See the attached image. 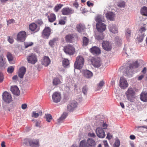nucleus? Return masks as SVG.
Segmentation results:
<instances>
[{
    "label": "nucleus",
    "instance_id": "obj_1",
    "mask_svg": "<svg viewBox=\"0 0 147 147\" xmlns=\"http://www.w3.org/2000/svg\"><path fill=\"white\" fill-rule=\"evenodd\" d=\"M96 143L92 138H88L86 141L85 140H82L80 142L79 147H95Z\"/></svg>",
    "mask_w": 147,
    "mask_h": 147
},
{
    "label": "nucleus",
    "instance_id": "obj_2",
    "mask_svg": "<svg viewBox=\"0 0 147 147\" xmlns=\"http://www.w3.org/2000/svg\"><path fill=\"white\" fill-rule=\"evenodd\" d=\"M84 62L83 57L81 55L78 56L76 57V60L74 63V68L78 69H81L84 65Z\"/></svg>",
    "mask_w": 147,
    "mask_h": 147
},
{
    "label": "nucleus",
    "instance_id": "obj_3",
    "mask_svg": "<svg viewBox=\"0 0 147 147\" xmlns=\"http://www.w3.org/2000/svg\"><path fill=\"white\" fill-rule=\"evenodd\" d=\"M125 94L128 100L131 102H134L135 92L132 88H129L126 91Z\"/></svg>",
    "mask_w": 147,
    "mask_h": 147
},
{
    "label": "nucleus",
    "instance_id": "obj_4",
    "mask_svg": "<svg viewBox=\"0 0 147 147\" xmlns=\"http://www.w3.org/2000/svg\"><path fill=\"white\" fill-rule=\"evenodd\" d=\"M63 50L66 54L70 55H73L75 52V49L73 45L68 44L63 47Z\"/></svg>",
    "mask_w": 147,
    "mask_h": 147
},
{
    "label": "nucleus",
    "instance_id": "obj_5",
    "mask_svg": "<svg viewBox=\"0 0 147 147\" xmlns=\"http://www.w3.org/2000/svg\"><path fill=\"white\" fill-rule=\"evenodd\" d=\"M102 47L104 50L108 51H111L112 48L111 43L110 42L107 41H103Z\"/></svg>",
    "mask_w": 147,
    "mask_h": 147
},
{
    "label": "nucleus",
    "instance_id": "obj_6",
    "mask_svg": "<svg viewBox=\"0 0 147 147\" xmlns=\"http://www.w3.org/2000/svg\"><path fill=\"white\" fill-rule=\"evenodd\" d=\"M26 32L23 31L19 32L17 36V40L20 42H23L26 39Z\"/></svg>",
    "mask_w": 147,
    "mask_h": 147
},
{
    "label": "nucleus",
    "instance_id": "obj_7",
    "mask_svg": "<svg viewBox=\"0 0 147 147\" xmlns=\"http://www.w3.org/2000/svg\"><path fill=\"white\" fill-rule=\"evenodd\" d=\"M61 98V94L59 92H55L52 95V99L54 102L57 103L59 102Z\"/></svg>",
    "mask_w": 147,
    "mask_h": 147
},
{
    "label": "nucleus",
    "instance_id": "obj_8",
    "mask_svg": "<svg viewBox=\"0 0 147 147\" xmlns=\"http://www.w3.org/2000/svg\"><path fill=\"white\" fill-rule=\"evenodd\" d=\"M51 30L49 27H46L42 32V37L48 39L51 34Z\"/></svg>",
    "mask_w": 147,
    "mask_h": 147
},
{
    "label": "nucleus",
    "instance_id": "obj_9",
    "mask_svg": "<svg viewBox=\"0 0 147 147\" xmlns=\"http://www.w3.org/2000/svg\"><path fill=\"white\" fill-rule=\"evenodd\" d=\"M119 86L122 89H125L128 86L126 80L123 77L120 78Z\"/></svg>",
    "mask_w": 147,
    "mask_h": 147
},
{
    "label": "nucleus",
    "instance_id": "obj_10",
    "mask_svg": "<svg viewBox=\"0 0 147 147\" xmlns=\"http://www.w3.org/2000/svg\"><path fill=\"white\" fill-rule=\"evenodd\" d=\"M3 99L4 102L9 103L12 101L11 95L8 92H5L2 95Z\"/></svg>",
    "mask_w": 147,
    "mask_h": 147
},
{
    "label": "nucleus",
    "instance_id": "obj_11",
    "mask_svg": "<svg viewBox=\"0 0 147 147\" xmlns=\"http://www.w3.org/2000/svg\"><path fill=\"white\" fill-rule=\"evenodd\" d=\"M28 61L30 63L34 64L37 61L36 55L33 53L30 54L27 57Z\"/></svg>",
    "mask_w": 147,
    "mask_h": 147
},
{
    "label": "nucleus",
    "instance_id": "obj_12",
    "mask_svg": "<svg viewBox=\"0 0 147 147\" xmlns=\"http://www.w3.org/2000/svg\"><path fill=\"white\" fill-rule=\"evenodd\" d=\"M96 28L98 32H102L105 30L106 27L105 24L98 22L96 24Z\"/></svg>",
    "mask_w": 147,
    "mask_h": 147
},
{
    "label": "nucleus",
    "instance_id": "obj_13",
    "mask_svg": "<svg viewBox=\"0 0 147 147\" xmlns=\"http://www.w3.org/2000/svg\"><path fill=\"white\" fill-rule=\"evenodd\" d=\"M92 65L95 67H99L101 65L100 59L98 58H94L91 60Z\"/></svg>",
    "mask_w": 147,
    "mask_h": 147
},
{
    "label": "nucleus",
    "instance_id": "obj_14",
    "mask_svg": "<svg viewBox=\"0 0 147 147\" xmlns=\"http://www.w3.org/2000/svg\"><path fill=\"white\" fill-rule=\"evenodd\" d=\"M76 28L77 31L79 32L86 35V34L85 31V27L84 25L81 24H78L76 26Z\"/></svg>",
    "mask_w": 147,
    "mask_h": 147
},
{
    "label": "nucleus",
    "instance_id": "obj_15",
    "mask_svg": "<svg viewBox=\"0 0 147 147\" xmlns=\"http://www.w3.org/2000/svg\"><path fill=\"white\" fill-rule=\"evenodd\" d=\"M77 103L76 101H71L69 104L67 106V109L68 111H73L75 108L77 107Z\"/></svg>",
    "mask_w": 147,
    "mask_h": 147
},
{
    "label": "nucleus",
    "instance_id": "obj_16",
    "mask_svg": "<svg viewBox=\"0 0 147 147\" xmlns=\"http://www.w3.org/2000/svg\"><path fill=\"white\" fill-rule=\"evenodd\" d=\"M62 13L64 15H68L74 12V10L69 7L63 8L61 10Z\"/></svg>",
    "mask_w": 147,
    "mask_h": 147
},
{
    "label": "nucleus",
    "instance_id": "obj_17",
    "mask_svg": "<svg viewBox=\"0 0 147 147\" xmlns=\"http://www.w3.org/2000/svg\"><path fill=\"white\" fill-rule=\"evenodd\" d=\"M96 133L98 137L100 138H104L105 135L104 131L100 127H98L96 129Z\"/></svg>",
    "mask_w": 147,
    "mask_h": 147
},
{
    "label": "nucleus",
    "instance_id": "obj_18",
    "mask_svg": "<svg viewBox=\"0 0 147 147\" xmlns=\"http://www.w3.org/2000/svg\"><path fill=\"white\" fill-rule=\"evenodd\" d=\"M6 56L9 62L11 64H14L15 63V57L10 52L7 51Z\"/></svg>",
    "mask_w": 147,
    "mask_h": 147
},
{
    "label": "nucleus",
    "instance_id": "obj_19",
    "mask_svg": "<svg viewBox=\"0 0 147 147\" xmlns=\"http://www.w3.org/2000/svg\"><path fill=\"white\" fill-rule=\"evenodd\" d=\"M41 62L43 65L47 67L50 64L51 60L49 57L45 56L41 59Z\"/></svg>",
    "mask_w": 147,
    "mask_h": 147
},
{
    "label": "nucleus",
    "instance_id": "obj_20",
    "mask_svg": "<svg viewBox=\"0 0 147 147\" xmlns=\"http://www.w3.org/2000/svg\"><path fill=\"white\" fill-rule=\"evenodd\" d=\"M6 64L5 59L3 55L0 56V69H4L5 67Z\"/></svg>",
    "mask_w": 147,
    "mask_h": 147
},
{
    "label": "nucleus",
    "instance_id": "obj_21",
    "mask_svg": "<svg viewBox=\"0 0 147 147\" xmlns=\"http://www.w3.org/2000/svg\"><path fill=\"white\" fill-rule=\"evenodd\" d=\"M91 53L94 55H98L100 53L101 51L100 49L96 47H94L90 49Z\"/></svg>",
    "mask_w": 147,
    "mask_h": 147
},
{
    "label": "nucleus",
    "instance_id": "obj_22",
    "mask_svg": "<svg viewBox=\"0 0 147 147\" xmlns=\"http://www.w3.org/2000/svg\"><path fill=\"white\" fill-rule=\"evenodd\" d=\"M115 16V14L111 12H109L106 14V16L107 19L110 21H113Z\"/></svg>",
    "mask_w": 147,
    "mask_h": 147
},
{
    "label": "nucleus",
    "instance_id": "obj_23",
    "mask_svg": "<svg viewBox=\"0 0 147 147\" xmlns=\"http://www.w3.org/2000/svg\"><path fill=\"white\" fill-rule=\"evenodd\" d=\"M26 71V68L24 67H22L19 69L18 75L21 78H22Z\"/></svg>",
    "mask_w": 147,
    "mask_h": 147
},
{
    "label": "nucleus",
    "instance_id": "obj_24",
    "mask_svg": "<svg viewBox=\"0 0 147 147\" xmlns=\"http://www.w3.org/2000/svg\"><path fill=\"white\" fill-rule=\"evenodd\" d=\"M28 142L30 146L31 147H36L37 146V140L36 139L29 138L28 139Z\"/></svg>",
    "mask_w": 147,
    "mask_h": 147
},
{
    "label": "nucleus",
    "instance_id": "obj_25",
    "mask_svg": "<svg viewBox=\"0 0 147 147\" xmlns=\"http://www.w3.org/2000/svg\"><path fill=\"white\" fill-rule=\"evenodd\" d=\"M11 91L13 94L16 96H18L20 94V90L17 86L11 87Z\"/></svg>",
    "mask_w": 147,
    "mask_h": 147
},
{
    "label": "nucleus",
    "instance_id": "obj_26",
    "mask_svg": "<svg viewBox=\"0 0 147 147\" xmlns=\"http://www.w3.org/2000/svg\"><path fill=\"white\" fill-rule=\"evenodd\" d=\"M140 98L141 100L147 102V92L143 91L140 94Z\"/></svg>",
    "mask_w": 147,
    "mask_h": 147
},
{
    "label": "nucleus",
    "instance_id": "obj_27",
    "mask_svg": "<svg viewBox=\"0 0 147 147\" xmlns=\"http://www.w3.org/2000/svg\"><path fill=\"white\" fill-rule=\"evenodd\" d=\"M84 76L87 78H90L93 76V73L88 70H86L83 71Z\"/></svg>",
    "mask_w": 147,
    "mask_h": 147
},
{
    "label": "nucleus",
    "instance_id": "obj_28",
    "mask_svg": "<svg viewBox=\"0 0 147 147\" xmlns=\"http://www.w3.org/2000/svg\"><path fill=\"white\" fill-rule=\"evenodd\" d=\"M109 30L113 33L118 32V30L116 26L113 24L110 25L109 26Z\"/></svg>",
    "mask_w": 147,
    "mask_h": 147
},
{
    "label": "nucleus",
    "instance_id": "obj_29",
    "mask_svg": "<svg viewBox=\"0 0 147 147\" xmlns=\"http://www.w3.org/2000/svg\"><path fill=\"white\" fill-rule=\"evenodd\" d=\"M132 65H129V69L128 71H126L125 73L126 74L125 76H128L129 77H132L133 74L132 71V69L131 68Z\"/></svg>",
    "mask_w": 147,
    "mask_h": 147
},
{
    "label": "nucleus",
    "instance_id": "obj_30",
    "mask_svg": "<svg viewBox=\"0 0 147 147\" xmlns=\"http://www.w3.org/2000/svg\"><path fill=\"white\" fill-rule=\"evenodd\" d=\"M105 35L102 32L96 34L95 36V38L96 39L98 40H101L104 39Z\"/></svg>",
    "mask_w": 147,
    "mask_h": 147
},
{
    "label": "nucleus",
    "instance_id": "obj_31",
    "mask_svg": "<svg viewBox=\"0 0 147 147\" xmlns=\"http://www.w3.org/2000/svg\"><path fill=\"white\" fill-rule=\"evenodd\" d=\"M74 38L73 35L72 34L67 35L65 37V40L67 42H72Z\"/></svg>",
    "mask_w": 147,
    "mask_h": 147
},
{
    "label": "nucleus",
    "instance_id": "obj_32",
    "mask_svg": "<svg viewBox=\"0 0 147 147\" xmlns=\"http://www.w3.org/2000/svg\"><path fill=\"white\" fill-rule=\"evenodd\" d=\"M53 84L54 86H56L62 83L60 80L58 78H55L53 80Z\"/></svg>",
    "mask_w": 147,
    "mask_h": 147
},
{
    "label": "nucleus",
    "instance_id": "obj_33",
    "mask_svg": "<svg viewBox=\"0 0 147 147\" xmlns=\"http://www.w3.org/2000/svg\"><path fill=\"white\" fill-rule=\"evenodd\" d=\"M67 115V113H63L60 117L57 119V121L58 123L59 124L62 123L63 121V120L66 118Z\"/></svg>",
    "mask_w": 147,
    "mask_h": 147
},
{
    "label": "nucleus",
    "instance_id": "obj_34",
    "mask_svg": "<svg viewBox=\"0 0 147 147\" xmlns=\"http://www.w3.org/2000/svg\"><path fill=\"white\" fill-rule=\"evenodd\" d=\"M58 40L57 38H54L49 40V44L50 47H54L56 42Z\"/></svg>",
    "mask_w": 147,
    "mask_h": 147
},
{
    "label": "nucleus",
    "instance_id": "obj_35",
    "mask_svg": "<svg viewBox=\"0 0 147 147\" xmlns=\"http://www.w3.org/2000/svg\"><path fill=\"white\" fill-rule=\"evenodd\" d=\"M131 31L129 28H127L125 30V36L127 39H129L131 36Z\"/></svg>",
    "mask_w": 147,
    "mask_h": 147
},
{
    "label": "nucleus",
    "instance_id": "obj_36",
    "mask_svg": "<svg viewBox=\"0 0 147 147\" xmlns=\"http://www.w3.org/2000/svg\"><path fill=\"white\" fill-rule=\"evenodd\" d=\"M49 21L51 22H53L55 21L56 18L55 15L54 13H51L48 16Z\"/></svg>",
    "mask_w": 147,
    "mask_h": 147
},
{
    "label": "nucleus",
    "instance_id": "obj_37",
    "mask_svg": "<svg viewBox=\"0 0 147 147\" xmlns=\"http://www.w3.org/2000/svg\"><path fill=\"white\" fill-rule=\"evenodd\" d=\"M140 13L144 16H147V7L146 6L142 7L140 9Z\"/></svg>",
    "mask_w": 147,
    "mask_h": 147
},
{
    "label": "nucleus",
    "instance_id": "obj_38",
    "mask_svg": "<svg viewBox=\"0 0 147 147\" xmlns=\"http://www.w3.org/2000/svg\"><path fill=\"white\" fill-rule=\"evenodd\" d=\"M95 20L97 23H102L105 22V20L102 16H98L96 17Z\"/></svg>",
    "mask_w": 147,
    "mask_h": 147
},
{
    "label": "nucleus",
    "instance_id": "obj_39",
    "mask_svg": "<svg viewBox=\"0 0 147 147\" xmlns=\"http://www.w3.org/2000/svg\"><path fill=\"white\" fill-rule=\"evenodd\" d=\"M117 5L120 8H124L125 7V3L124 1H121L118 2Z\"/></svg>",
    "mask_w": 147,
    "mask_h": 147
},
{
    "label": "nucleus",
    "instance_id": "obj_40",
    "mask_svg": "<svg viewBox=\"0 0 147 147\" xmlns=\"http://www.w3.org/2000/svg\"><path fill=\"white\" fill-rule=\"evenodd\" d=\"M144 38V34H139L136 38V39L139 42H142Z\"/></svg>",
    "mask_w": 147,
    "mask_h": 147
},
{
    "label": "nucleus",
    "instance_id": "obj_41",
    "mask_svg": "<svg viewBox=\"0 0 147 147\" xmlns=\"http://www.w3.org/2000/svg\"><path fill=\"white\" fill-rule=\"evenodd\" d=\"M37 28V25L34 23L30 24L29 26V28L32 31H33Z\"/></svg>",
    "mask_w": 147,
    "mask_h": 147
},
{
    "label": "nucleus",
    "instance_id": "obj_42",
    "mask_svg": "<svg viewBox=\"0 0 147 147\" xmlns=\"http://www.w3.org/2000/svg\"><path fill=\"white\" fill-rule=\"evenodd\" d=\"M121 40L119 37L117 36L115 38V43L116 45L119 46L121 44Z\"/></svg>",
    "mask_w": 147,
    "mask_h": 147
},
{
    "label": "nucleus",
    "instance_id": "obj_43",
    "mask_svg": "<svg viewBox=\"0 0 147 147\" xmlns=\"http://www.w3.org/2000/svg\"><path fill=\"white\" fill-rule=\"evenodd\" d=\"M83 45L85 46L87 45L89 42V39L86 37H84L82 38Z\"/></svg>",
    "mask_w": 147,
    "mask_h": 147
},
{
    "label": "nucleus",
    "instance_id": "obj_44",
    "mask_svg": "<svg viewBox=\"0 0 147 147\" xmlns=\"http://www.w3.org/2000/svg\"><path fill=\"white\" fill-rule=\"evenodd\" d=\"M63 6V5L61 4L57 5L54 8V11L56 12H57Z\"/></svg>",
    "mask_w": 147,
    "mask_h": 147
},
{
    "label": "nucleus",
    "instance_id": "obj_45",
    "mask_svg": "<svg viewBox=\"0 0 147 147\" xmlns=\"http://www.w3.org/2000/svg\"><path fill=\"white\" fill-rule=\"evenodd\" d=\"M63 65L64 67H65L69 65V61L67 59H64L62 61Z\"/></svg>",
    "mask_w": 147,
    "mask_h": 147
},
{
    "label": "nucleus",
    "instance_id": "obj_46",
    "mask_svg": "<svg viewBox=\"0 0 147 147\" xmlns=\"http://www.w3.org/2000/svg\"><path fill=\"white\" fill-rule=\"evenodd\" d=\"M120 145V142L118 138H117L113 145V147H119Z\"/></svg>",
    "mask_w": 147,
    "mask_h": 147
},
{
    "label": "nucleus",
    "instance_id": "obj_47",
    "mask_svg": "<svg viewBox=\"0 0 147 147\" xmlns=\"http://www.w3.org/2000/svg\"><path fill=\"white\" fill-rule=\"evenodd\" d=\"M105 83L102 80L100 81L99 83L97 85V89L98 90H100L102 87L104 85Z\"/></svg>",
    "mask_w": 147,
    "mask_h": 147
},
{
    "label": "nucleus",
    "instance_id": "obj_48",
    "mask_svg": "<svg viewBox=\"0 0 147 147\" xmlns=\"http://www.w3.org/2000/svg\"><path fill=\"white\" fill-rule=\"evenodd\" d=\"M33 45V43L31 42H25L24 44L25 47L26 48L32 46Z\"/></svg>",
    "mask_w": 147,
    "mask_h": 147
},
{
    "label": "nucleus",
    "instance_id": "obj_49",
    "mask_svg": "<svg viewBox=\"0 0 147 147\" xmlns=\"http://www.w3.org/2000/svg\"><path fill=\"white\" fill-rule=\"evenodd\" d=\"M46 118L47 121L48 122H50L52 118V116L50 114L46 115Z\"/></svg>",
    "mask_w": 147,
    "mask_h": 147
},
{
    "label": "nucleus",
    "instance_id": "obj_50",
    "mask_svg": "<svg viewBox=\"0 0 147 147\" xmlns=\"http://www.w3.org/2000/svg\"><path fill=\"white\" fill-rule=\"evenodd\" d=\"M14 67L13 66H11L9 67L7 69V71L8 73H11L14 71Z\"/></svg>",
    "mask_w": 147,
    "mask_h": 147
},
{
    "label": "nucleus",
    "instance_id": "obj_51",
    "mask_svg": "<svg viewBox=\"0 0 147 147\" xmlns=\"http://www.w3.org/2000/svg\"><path fill=\"white\" fill-rule=\"evenodd\" d=\"M88 90L87 86H84L82 88V92L85 94L86 95L87 94Z\"/></svg>",
    "mask_w": 147,
    "mask_h": 147
},
{
    "label": "nucleus",
    "instance_id": "obj_52",
    "mask_svg": "<svg viewBox=\"0 0 147 147\" xmlns=\"http://www.w3.org/2000/svg\"><path fill=\"white\" fill-rule=\"evenodd\" d=\"M14 23H15V20L13 19H11L7 21V24L8 26L11 24H14Z\"/></svg>",
    "mask_w": 147,
    "mask_h": 147
},
{
    "label": "nucleus",
    "instance_id": "obj_53",
    "mask_svg": "<svg viewBox=\"0 0 147 147\" xmlns=\"http://www.w3.org/2000/svg\"><path fill=\"white\" fill-rule=\"evenodd\" d=\"M130 65H132L131 68L133 69L134 68H137L139 66V64L137 61L134 62L132 65L131 64Z\"/></svg>",
    "mask_w": 147,
    "mask_h": 147
},
{
    "label": "nucleus",
    "instance_id": "obj_54",
    "mask_svg": "<svg viewBox=\"0 0 147 147\" xmlns=\"http://www.w3.org/2000/svg\"><path fill=\"white\" fill-rule=\"evenodd\" d=\"M146 30V29L144 27H142L139 30V32H140L139 34H144L143 33L144 32L145 30Z\"/></svg>",
    "mask_w": 147,
    "mask_h": 147
},
{
    "label": "nucleus",
    "instance_id": "obj_55",
    "mask_svg": "<svg viewBox=\"0 0 147 147\" xmlns=\"http://www.w3.org/2000/svg\"><path fill=\"white\" fill-rule=\"evenodd\" d=\"M103 142L105 147H109L107 142L106 140H104Z\"/></svg>",
    "mask_w": 147,
    "mask_h": 147
},
{
    "label": "nucleus",
    "instance_id": "obj_56",
    "mask_svg": "<svg viewBox=\"0 0 147 147\" xmlns=\"http://www.w3.org/2000/svg\"><path fill=\"white\" fill-rule=\"evenodd\" d=\"M8 40L10 43H12L14 42L13 39L12 38L10 37V36L8 37Z\"/></svg>",
    "mask_w": 147,
    "mask_h": 147
},
{
    "label": "nucleus",
    "instance_id": "obj_57",
    "mask_svg": "<svg viewBox=\"0 0 147 147\" xmlns=\"http://www.w3.org/2000/svg\"><path fill=\"white\" fill-rule=\"evenodd\" d=\"M112 138V135H111L110 133H108L107 134L106 138L108 139L109 140H110V139H111Z\"/></svg>",
    "mask_w": 147,
    "mask_h": 147
},
{
    "label": "nucleus",
    "instance_id": "obj_58",
    "mask_svg": "<svg viewBox=\"0 0 147 147\" xmlns=\"http://www.w3.org/2000/svg\"><path fill=\"white\" fill-rule=\"evenodd\" d=\"M3 76L2 73L0 72V82H1L3 79Z\"/></svg>",
    "mask_w": 147,
    "mask_h": 147
},
{
    "label": "nucleus",
    "instance_id": "obj_59",
    "mask_svg": "<svg viewBox=\"0 0 147 147\" xmlns=\"http://www.w3.org/2000/svg\"><path fill=\"white\" fill-rule=\"evenodd\" d=\"M65 23V21L63 20H60L59 21V24H60L64 25Z\"/></svg>",
    "mask_w": 147,
    "mask_h": 147
},
{
    "label": "nucleus",
    "instance_id": "obj_60",
    "mask_svg": "<svg viewBox=\"0 0 147 147\" xmlns=\"http://www.w3.org/2000/svg\"><path fill=\"white\" fill-rule=\"evenodd\" d=\"M88 136L90 137L93 138H95L96 136L95 134L93 132L89 133L88 134Z\"/></svg>",
    "mask_w": 147,
    "mask_h": 147
},
{
    "label": "nucleus",
    "instance_id": "obj_61",
    "mask_svg": "<svg viewBox=\"0 0 147 147\" xmlns=\"http://www.w3.org/2000/svg\"><path fill=\"white\" fill-rule=\"evenodd\" d=\"M87 5L89 7L93 6L94 4L93 3L90 2L89 1H88L87 3Z\"/></svg>",
    "mask_w": 147,
    "mask_h": 147
},
{
    "label": "nucleus",
    "instance_id": "obj_62",
    "mask_svg": "<svg viewBox=\"0 0 147 147\" xmlns=\"http://www.w3.org/2000/svg\"><path fill=\"white\" fill-rule=\"evenodd\" d=\"M27 107V105L26 104H23L22 105V108L23 109H25Z\"/></svg>",
    "mask_w": 147,
    "mask_h": 147
},
{
    "label": "nucleus",
    "instance_id": "obj_63",
    "mask_svg": "<svg viewBox=\"0 0 147 147\" xmlns=\"http://www.w3.org/2000/svg\"><path fill=\"white\" fill-rule=\"evenodd\" d=\"M37 24H38L39 26H41L43 24V22L41 20H38L37 21Z\"/></svg>",
    "mask_w": 147,
    "mask_h": 147
},
{
    "label": "nucleus",
    "instance_id": "obj_64",
    "mask_svg": "<svg viewBox=\"0 0 147 147\" xmlns=\"http://www.w3.org/2000/svg\"><path fill=\"white\" fill-rule=\"evenodd\" d=\"M42 114V112L41 110L38 111V112L37 113V117L39 116H41Z\"/></svg>",
    "mask_w": 147,
    "mask_h": 147
}]
</instances>
